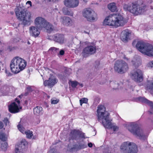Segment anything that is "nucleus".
Returning <instances> with one entry per match:
<instances>
[{
  "label": "nucleus",
  "mask_w": 153,
  "mask_h": 153,
  "mask_svg": "<svg viewBox=\"0 0 153 153\" xmlns=\"http://www.w3.org/2000/svg\"><path fill=\"white\" fill-rule=\"evenodd\" d=\"M126 23L125 20L122 15L114 13L110 14L105 18L103 22V25L117 27L123 26Z\"/></svg>",
  "instance_id": "1"
},
{
  "label": "nucleus",
  "mask_w": 153,
  "mask_h": 153,
  "mask_svg": "<svg viewBox=\"0 0 153 153\" xmlns=\"http://www.w3.org/2000/svg\"><path fill=\"white\" fill-rule=\"evenodd\" d=\"M123 7L125 10L128 11L135 15L141 14L146 10V5L138 2H133L131 4H124Z\"/></svg>",
  "instance_id": "2"
},
{
  "label": "nucleus",
  "mask_w": 153,
  "mask_h": 153,
  "mask_svg": "<svg viewBox=\"0 0 153 153\" xmlns=\"http://www.w3.org/2000/svg\"><path fill=\"white\" fill-rule=\"evenodd\" d=\"M26 65L27 62L25 60L19 57H15L11 61L10 69L13 73L17 74L23 70Z\"/></svg>",
  "instance_id": "3"
},
{
  "label": "nucleus",
  "mask_w": 153,
  "mask_h": 153,
  "mask_svg": "<svg viewBox=\"0 0 153 153\" xmlns=\"http://www.w3.org/2000/svg\"><path fill=\"white\" fill-rule=\"evenodd\" d=\"M15 11L17 19L22 21V24L24 25L30 24L31 15L26 12V10L24 7H17Z\"/></svg>",
  "instance_id": "4"
},
{
  "label": "nucleus",
  "mask_w": 153,
  "mask_h": 153,
  "mask_svg": "<svg viewBox=\"0 0 153 153\" xmlns=\"http://www.w3.org/2000/svg\"><path fill=\"white\" fill-rule=\"evenodd\" d=\"M126 127L129 131L134 135L138 137L140 140H145L147 138V136L144 134L143 130L139 127L137 123H129L126 125Z\"/></svg>",
  "instance_id": "5"
},
{
  "label": "nucleus",
  "mask_w": 153,
  "mask_h": 153,
  "mask_svg": "<svg viewBox=\"0 0 153 153\" xmlns=\"http://www.w3.org/2000/svg\"><path fill=\"white\" fill-rule=\"evenodd\" d=\"M98 120L100 121H102L103 125L105 126L110 123L109 114L105 111V108L102 105H99L97 110Z\"/></svg>",
  "instance_id": "6"
},
{
  "label": "nucleus",
  "mask_w": 153,
  "mask_h": 153,
  "mask_svg": "<svg viewBox=\"0 0 153 153\" xmlns=\"http://www.w3.org/2000/svg\"><path fill=\"white\" fill-rule=\"evenodd\" d=\"M136 47L142 53L149 56H153V46L140 41L137 42Z\"/></svg>",
  "instance_id": "7"
},
{
  "label": "nucleus",
  "mask_w": 153,
  "mask_h": 153,
  "mask_svg": "<svg viewBox=\"0 0 153 153\" xmlns=\"http://www.w3.org/2000/svg\"><path fill=\"white\" fill-rule=\"evenodd\" d=\"M35 23L36 25L41 29L45 28L48 33H50L53 30V26L41 17L36 18L35 20Z\"/></svg>",
  "instance_id": "8"
},
{
  "label": "nucleus",
  "mask_w": 153,
  "mask_h": 153,
  "mask_svg": "<svg viewBox=\"0 0 153 153\" xmlns=\"http://www.w3.org/2000/svg\"><path fill=\"white\" fill-rule=\"evenodd\" d=\"M121 151L123 153H137V147L136 145L132 142H124L120 146Z\"/></svg>",
  "instance_id": "9"
},
{
  "label": "nucleus",
  "mask_w": 153,
  "mask_h": 153,
  "mask_svg": "<svg viewBox=\"0 0 153 153\" xmlns=\"http://www.w3.org/2000/svg\"><path fill=\"white\" fill-rule=\"evenodd\" d=\"M114 68L118 73L123 74L126 72L128 70V65L125 61L122 60H117L114 65Z\"/></svg>",
  "instance_id": "10"
},
{
  "label": "nucleus",
  "mask_w": 153,
  "mask_h": 153,
  "mask_svg": "<svg viewBox=\"0 0 153 153\" xmlns=\"http://www.w3.org/2000/svg\"><path fill=\"white\" fill-rule=\"evenodd\" d=\"M131 76L132 79L135 82H140L143 81V74L140 70L137 69L133 70L131 73Z\"/></svg>",
  "instance_id": "11"
},
{
  "label": "nucleus",
  "mask_w": 153,
  "mask_h": 153,
  "mask_svg": "<svg viewBox=\"0 0 153 153\" xmlns=\"http://www.w3.org/2000/svg\"><path fill=\"white\" fill-rule=\"evenodd\" d=\"M96 14L90 8H86L83 11V16L86 18L88 21H91L95 20L94 17L96 16Z\"/></svg>",
  "instance_id": "12"
},
{
  "label": "nucleus",
  "mask_w": 153,
  "mask_h": 153,
  "mask_svg": "<svg viewBox=\"0 0 153 153\" xmlns=\"http://www.w3.org/2000/svg\"><path fill=\"white\" fill-rule=\"evenodd\" d=\"M16 102L12 103L9 106V111L12 113H15L19 112V109L22 108L20 106V101L18 98L15 99Z\"/></svg>",
  "instance_id": "13"
},
{
  "label": "nucleus",
  "mask_w": 153,
  "mask_h": 153,
  "mask_svg": "<svg viewBox=\"0 0 153 153\" xmlns=\"http://www.w3.org/2000/svg\"><path fill=\"white\" fill-rule=\"evenodd\" d=\"M96 51L95 47L92 46H89L83 49L82 54L83 57L86 58L89 56V54L95 53Z\"/></svg>",
  "instance_id": "14"
},
{
  "label": "nucleus",
  "mask_w": 153,
  "mask_h": 153,
  "mask_svg": "<svg viewBox=\"0 0 153 153\" xmlns=\"http://www.w3.org/2000/svg\"><path fill=\"white\" fill-rule=\"evenodd\" d=\"M27 144L25 140H22L19 145L16 146L15 153H23Z\"/></svg>",
  "instance_id": "15"
},
{
  "label": "nucleus",
  "mask_w": 153,
  "mask_h": 153,
  "mask_svg": "<svg viewBox=\"0 0 153 153\" xmlns=\"http://www.w3.org/2000/svg\"><path fill=\"white\" fill-rule=\"evenodd\" d=\"M58 82L57 79L54 76L51 75L48 80L44 81L43 84L45 86L53 87Z\"/></svg>",
  "instance_id": "16"
},
{
  "label": "nucleus",
  "mask_w": 153,
  "mask_h": 153,
  "mask_svg": "<svg viewBox=\"0 0 153 153\" xmlns=\"http://www.w3.org/2000/svg\"><path fill=\"white\" fill-rule=\"evenodd\" d=\"M78 0H65L64 2L65 5L70 8H74L79 5Z\"/></svg>",
  "instance_id": "17"
},
{
  "label": "nucleus",
  "mask_w": 153,
  "mask_h": 153,
  "mask_svg": "<svg viewBox=\"0 0 153 153\" xmlns=\"http://www.w3.org/2000/svg\"><path fill=\"white\" fill-rule=\"evenodd\" d=\"M36 26L37 27L31 26L29 28L30 35L35 38L38 37L40 33V28Z\"/></svg>",
  "instance_id": "18"
},
{
  "label": "nucleus",
  "mask_w": 153,
  "mask_h": 153,
  "mask_svg": "<svg viewBox=\"0 0 153 153\" xmlns=\"http://www.w3.org/2000/svg\"><path fill=\"white\" fill-rule=\"evenodd\" d=\"M50 38L54 41L60 44H63L64 42V36L61 34H56L51 36Z\"/></svg>",
  "instance_id": "19"
},
{
  "label": "nucleus",
  "mask_w": 153,
  "mask_h": 153,
  "mask_svg": "<svg viewBox=\"0 0 153 153\" xmlns=\"http://www.w3.org/2000/svg\"><path fill=\"white\" fill-rule=\"evenodd\" d=\"M131 32L128 29L123 31L121 33V39L123 41H127L129 39Z\"/></svg>",
  "instance_id": "20"
},
{
  "label": "nucleus",
  "mask_w": 153,
  "mask_h": 153,
  "mask_svg": "<svg viewBox=\"0 0 153 153\" xmlns=\"http://www.w3.org/2000/svg\"><path fill=\"white\" fill-rule=\"evenodd\" d=\"M87 147L86 145L84 143H81L80 142L78 143V144H76L73 145V147L71 148L68 147L69 151L70 152H72L76 149H83Z\"/></svg>",
  "instance_id": "21"
},
{
  "label": "nucleus",
  "mask_w": 153,
  "mask_h": 153,
  "mask_svg": "<svg viewBox=\"0 0 153 153\" xmlns=\"http://www.w3.org/2000/svg\"><path fill=\"white\" fill-rule=\"evenodd\" d=\"M75 140L77 141L79 140L78 135V130L74 129L72 130L69 134V140Z\"/></svg>",
  "instance_id": "22"
},
{
  "label": "nucleus",
  "mask_w": 153,
  "mask_h": 153,
  "mask_svg": "<svg viewBox=\"0 0 153 153\" xmlns=\"http://www.w3.org/2000/svg\"><path fill=\"white\" fill-rule=\"evenodd\" d=\"M144 86L146 90L149 91L153 94V80H147Z\"/></svg>",
  "instance_id": "23"
},
{
  "label": "nucleus",
  "mask_w": 153,
  "mask_h": 153,
  "mask_svg": "<svg viewBox=\"0 0 153 153\" xmlns=\"http://www.w3.org/2000/svg\"><path fill=\"white\" fill-rule=\"evenodd\" d=\"M63 25L67 26H71L72 25V22L71 19L68 17L64 16L61 17Z\"/></svg>",
  "instance_id": "24"
},
{
  "label": "nucleus",
  "mask_w": 153,
  "mask_h": 153,
  "mask_svg": "<svg viewBox=\"0 0 153 153\" xmlns=\"http://www.w3.org/2000/svg\"><path fill=\"white\" fill-rule=\"evenodd\" d=\"M34 114L36 116H39L43 114V110L42 107L37 106L33 109Z\"/></svg>",
  "instance_id": "25"
},
{
  "label": "nucleus",
  "mask_w": 153,
  "mask_h": 153,
  "mask_svg": "<svg viewBox=\"0 0 153 153\" xmlns=\"http://www.w3.org/2000/svg\"><path fill=\"white\" fill-rule=\"evenodd\" d=\"M136 101L137 102H140L143 103H144L147 104L149 105V104H152V101H149V100L146 99L144 97H139L136 99Z\"/></svg>",
  "instance_id": "26"
},
{
  "label": "nucleus",
  "mask_w": 153,
  "mask_h": 153,
  "mask_svg": "<svg viewBox=\"0 0 153 153\" xmlns=\"http://www.w3.org/2000/svg\"><path fill=\"white\" fill-rule=\"evenodd\" d=\"M109 120H110V123H108V124H107L105 126L104 125H103L104 126L105 128L109 129L112 128L114 131H117L118 129V127L116 126H114L111 123L112 120L110 118H109Z\"/></svg>",
  "instance_id": "27"
},
{
  "label": "nucleus",
  "mask_w": 153,
  "mask_h": 153,
  "mask_svg": "<svg viewBox=\"0 0 153 153\" xmlns=\"http://www.w3.org/2000/svg\"><path fill=\"white\" fill-rule=\"evenodd\" d=\"M9 87L6 85L2 86L0 89L1 93L3 96L7 95L9 93Z\"/></svg>",
  "instance_id": "28"
},
{
  "label": "nucleus",
  "mask_w": 153,
  "mask_h": 153,
  "mask_svg": "<svg viewBox=\"0 0 153 153\" xmlns=\"http://www.w3.org/2000/svg\"><path fill=\"white\" fill-rule=\"evenodd\" d=\"M62 11L64 14L65 15H68L71 16H73V12L71 10H69L66 8H64L62 9Z\"/></svg>",
  "instance_id": "29"
},
{
  "label": "nucleus",
  "mask_w": 153,
  "mask_h": 153,
  "mask_svg": "<svg viewBox=\"0 0 153 153\" xmlns=\"http://www.w3.org/2000/svg\"><path fill=\"white\" fill-rule=\"evenodd\" d=\"M108 8L112 12H115L117 10V7L114 3H111L108 5Z\"/></svg>",
  "instance_id": "30"
},
{
  "label": "nucleus",
  "mask_w": 153,
  "mask_h": 153,
  "mask_svg": "<svg viewBox=\"0 0 153 153\" xmlns=\"http://www.w3.org/2000/svg\"><path fill=\"white\" fill-rule=\"evenodd\" d=\"M59 51V49L54 47H51L49 50L48 52H51L52 54H55L56 53L58 54Z\"/></svg>",
  "instance_id": "31"
},
{
  "label": "nucleus",
  "mask_w": 153,
  "mask_h": 153,
  "mask_svg": "<svg viewBox=\"0 0 153 153\" xmlns=\"http://www.w3.org/2000/svg\"><path fill=\"white\" fill-rule=\"evenodd\" d=\"M8 144L6 142H3L1 144V149L4 151H5L7 149Z\"/></svg>",
  "instance_id": "32"
},
{
  "label": "nucleus",
  "mask_w": 153,
  "mask_h": 153,
  "mask_svg": "<svg viewBox=\"0 0 153 153\" xmlns=\"http://www.w3.org/2000/svg\"><path fill=\"white\" fill-rule=\"evenodd\" d=\"M68 76V74H67V71H65L62 74H59V77L62 79H65Z\"/></svg>",
  "instance_id": "33"
},
{
  "label": "nucleus",
  "mask_w": 153,
  "mask_h": 153,
  "mask_svg": "<svg viewBox=\"0 0 153 153\" xmlns=\"http://www.w3.org/2000/svg\"><path fill=\"white\" fill-rule=\"evenodd\" d=\"M25 133L26 134L27 137L29 139L31 138L32 136L33 135V132L29 130L25 131Z\"/></svg>",
  "instance_id": "34"
},
{
  "label": "nucleus",
  "mask_w": 153,
  "mask_h": 153,
  "mask_svg": "<svg viewBox=\"0 0 153 153\" xmlns=\"http://www.w3.org/2000/svg\"><path fill=\"white\" fill-rule=\"evenodd\" d=\"M0 139L2 141H5L7 140V138L6 136L5 133H0Z\"/></svg>",
  "instance_id": "35"
},
{
  "label": "nucleus",
  "mask_w": 153,
  "mask_h": 153,
  "mask_svg": "<svg viewBox=\"0 0 153 153\" xmlns=\"http://www.w3.org/2000/svg\"><path fill=\"white\" fill-rule=\"evenodd\" d=\"M78 135L79 136L78 138H79V140H79L80 138L84 139L85 138V134L79 131V130H78Z\"/></svg>",
  "instance_id": "36"
},
{
  "label": "nucleus",
  "mask_w": 153,
  "mask_h": 153,
  "mask_svg": "<svg viewBox=\"0 0 153 153\" xmlns=\"http://www.w3.org/2000/svg\"><path fill=\"white\" fill-rule=\"evenodd\" d=\"M80 105L82 106L83 103H87L88 99L86 98H83L79 100Z\"/></svg>",
  "instance_id": "37"
},
{
  "label": "nucleus",
  "mask_w": 153,
  "mask_h": 153,
  "mask_svg": "<svg viewBox=\"0 0 153 153\" xmlns=\"http://www.w3.org/2000/svg\"><path fill=\"white\" fill-rule=\"evenodd\" d=\"M18 128L19 131L22 133H23L25 131L24 128L21 125H18L17 126Z\"/></svg>",
  "instance_id": "38"
},
{
  "label": "nucleus",
  "mask_w": 153,
  "mask_h": 153,
  "mask_svg": "<svg viewBox=\"0 0 153 153\" xmlns=\"http://www.w3.org/2000/svg\"><path fill=\"white\" fill-rule=\"evenodd\" d=\"M71 86L72 87L75 88L77 86L78 83L76 81H72L71 82Z\"/></svg>",
  "instance_id": "39"
},
{
  "label": "nucleus",
  "mask_w": 153,
  "mask_h": 153,
  "mask_svg": "<svg viewBox=\"0 0 153 153\" xmlns=\"http://www.w3.org/2000/svg\"><path fill=\"white\" fill-rule=\"evenodd\" d=\"M100 64V62L98 60H97L95 61V68L97 69L98 68V66Z\"/></svg>",
  "instance_id": "40"
},
{
  "label": "nucleus",
  "mask_w": 153,
  "mask_h": 153,
  "mask_svg": "<svg viewBox=\"0 0 153 153\" xmlns=\"http://www.w3.org/2000/svg\"><path fill=\"white\" fill-rule=\"evenodd\" d=\"M152 104H149V105L151 107V109L149 112L151 114H153V102H152Z\"/></svg>",
  "instance_id": "41"
},
{
  "label": "nucleus",
  "mask_w": 153,
  "mask_h": 153,
  "mask_svg": "<svg viewBox=\"0 0 153 153\" xmlns=\"http://www.w3.org/2000/svg\"><path fill=\"white\" fill-rule=\"evenodd\" d=\"M5 126H7L9 124V122L8 119L7 118H4V120H3Z\"/></svg>",
  "instance_id": "42"
},
{
  "label": "nucleus",
  "mask_w": 153,
  "mask_h": 153,
  "mask_svg": "<svg viewBox=\"0 0 153 153\" xmlns=\"http://www.w3.org/2000/svg\"><path fill=\"white\" fill-rule=\"evenodd\" d=\"M65 53V51L63 50H61L59 51V53H58V56L59 55L62 56Z\"/></svg>",
  "instance_id": "43"
},
{
  "label": "nucleus",
  "mask_w": 153,
  "mask_h": 153,
  "mask_svg": "<svg viewBox=\"0 0 153 153\" xmlns=\"http://www.w3.org/2000/svg\"><path fill=\"white\" fill-rule=\"evenodd\" d=\"M109 148L107 147L103 151V153H111V152L109 150Z\"/></svg>",
  "instance_id": "44"
},
{
  "label": "nucleus",
  "mask_w": 153,
  "mask_h": 153,
  "mask_svg": "<svg viewBox=\"0 0 153 153\" xmlns=\"http://www.w3.org/2000/svg\"><path fill=\"white\" fill-rule=\"evenodd\" d=\"M48 153H57L56 150L54 149H51Z\"/></svg>",
  "instance_id": "45"
},
{
  "label": "nucleus",
  "mask_w": 153,
  "mask_h": 153,
  "mask_svg": "<svg viewBox=\"0 0 153 153\" xmlns=\"http://www.w3.org/2000/svg\"><path fill=\"white\" fill-rule=\"evenodd\" d=\"M59 101V100H51V102L52 104H57Z\"/></svg>",
  "instance_id": "46"
},
{
  "label": "nucleus",
  "mask_w": 153,
  "mask_h": 153,
  "mask_svg": "<svg viewBox=\"0 0 153 153\" xmlns=\"http://www.w3.org/2000/svg\"><path fill=\"white\" fill-rule=\"evenodd\" d=\"M27 90L28 92L32 91V90L31 88V86H27Z\"/></svg>",
  "instance_id": "47"
},
{
  "label": "nucleus",
  "mask_w": 153,
  "mask_h": 153,
  "mask_svg": "<svg viewBox=\"0 0 153 153\" xmlns=\"http://www.w3.org/2000/svg\"><path fill=\"white\" fill-rule=\"evenodd\" d=\"M148 67H151V68L153 67V60L150 61L148 64Z\"/></svg>",
  "instance_id": "48"
},
{
  "label": "nucleus",
  "mask_w": 153,
  "mask_h": 153,
  "mask_svg": "<svg viewBox=\"0 0 153 153\" xmlns=\"http://www.w3.org/2000/svg\"><path fill=\"white\" fill-rule=\"evenodd\" d=\"M4 126V124L3 123L0 121V129H1L3 128Z\"/></svg>",
  "instance_id": "49"
},
{
  "label": "nucleus",
  "mask_w": 153,
  "mask_h": 153,
  "mask_svg": "<svg viewBox=\"0 0 153 153\" xmlns=\"http://www.w3.org/2000/svg\"><path fill=\"white\" fill-rule=\"evenodd\" d=\"M13 49H14L13 48L10 46H9V47L8 48V49L10 51H11L13 50Z\"/></svg>",
  "instance_id": "50"
},
{
  "label": "nucleus",
  "mask_w": 153,
  "mask_h": 153,
  "mask_svg": "<svg viewBox=\"0 0 153 153\" xmlns=\"http://www.w3.org/2000/svg\"><path fill=\"white\" fill-rule=\"evenodd\" d=\"M26 4H29L30 7L32 6V2L30 1H27L26 2Z\"/></svg>",
  "instance_id": "51"
},
{
  "label": "nucleus",
  "mask_w": 153,
  "mask_h": 153,
  "mask_svg": "<svg viewBox=\"0 0 153 153\" xmlns=\"http://www.w3.org/2000/svg\"><path fill=\"white\" fill-rule=\"evenodd\" d=\"M88 146L89 147H91L93 146V144L91 143H90L88 144Z\"/></svg>",
  "instance_id": "52"
},
{
  "label": "nucleus",
  "mask_w": 153,
  "mask_h": 153,
  "mask_svg": "<svg viewBox=\"0 0 153 153\" xmlns=\"http://www.w3.org/2000/svg\"><path fill=\"white\" fill-rule=\"evenodd\" d=\"M59 0H48L49 1H52L53 2H56L58 1Z\"/></svg>",
  "instance_id": "53"
},
{
  "label": "nucleus",
  "mask_w": 153,
  "mask_h": 153,
  "mask_svg": "<svg viewBox=\"0 0 153 153\" xmlns=\"http://www.w3.org/2000/svg\"><path fill=\"white\" fill-rule=\"evenodd\" d=\"M22 95H19L18 97L19 98H22Z\"/></svg>",
  "instance_id": "54"
},
{
  "label": "nucleus",
  "mask_w": 153,
  "mask_h": 153,
  "mask_svg": "<svg viewBox=\"0 0 153 153\" xmlns=\"http://www.w3.org/2000/svg\"><path fill=\"white\" fill-rule=\"evenodd\" d=\"M80 85L82 87L83 86V84H80Z\"/></svg>",
  "instance_id": "55"
},
{
  "label": "nucleus",
  "mask_w": 153,
  "mask_h": 153,
  "mask_svg": "<svg viewBox=\"0 0 153 153\" xmlns=\"http://www.w3.org/2000/svg\"><path fill=\"white\" fill-rule=\"evenodd\" d=\"M85 33H87V34H88V33L87 32H86V31H85Z\"/></svg>",
  "instance_id": "56"
},
{
  "label": "nucleus",
  "mask_w": 153,
  "mask_h": 153,
  "mask_svg": "<svg viewBox=\"0 0 153 153\" xmlns=\"http://www.w3.org/2000/svg\"><path fill=\"white\" fill-rule=\"evenodd\" d=\"M2 52V51L0 50V53Z\"/></svg>",
  "instance_id": "57"
},
{
  "label": "nucleus",
  "mask_w": 153,
  "mask_h": 153,
  "mask_svg": "<svg viewBox=\"0 0 153 153\" xmlns=\"http://www.w3.org/2000/svg\"><path fill=\"white\" fill-rule=\"evenodd\" d=\"M151 9H153V7H151Z\"/></svg>",
  "instance_id": "58"
}]
</instances>
